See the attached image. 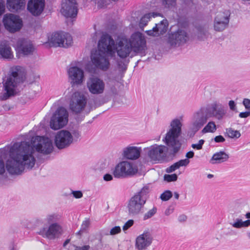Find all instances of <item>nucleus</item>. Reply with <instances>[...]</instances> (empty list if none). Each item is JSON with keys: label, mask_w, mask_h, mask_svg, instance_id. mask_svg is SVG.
<instances>
[{"label": "nucleus", "mask_w": 250, "mask_h": 250, "mask_svg": "<svg viewBox=\"0 0 250 250\" xmlns=\"http://www.w3.org/2000/svg\"><path fill=\"white\" fill-rule=\"evenodd\" d=\"M67 73L71 83L76 85L82 83L84 79V71L82 69L77 66H72L68 69Z\"/></svg>", "instance_id": "20"}, {"label": "nucleus", "mask_w": 250, "mask_h": 250, "mask_svg": "<svg viewBox=\"0 0 250 250\" xmlns=\"http://www.w3.org/2000/svg\"><path fill=\"white\" fill-rule=\"evenodd\" d=\"M229 105L230 110L232 111H236V104L234 101L230 100L229 102Z\"/></svg>", "instance_id": "47"}, {"label": "nucleus", "mask_w": 250, "mask_h": 250, "mask_svg": "<svg viewBox=\"0 0 250 250\" xmlns=\"http://www.w3.org/2000/svg\"><path fill=\"white\" fill-rule=\"evenodd\" d=\"M61 12L66 18L76 17L78 13L76 0H62Z\"/></svg>", "instance_id": "18"}, {"label": "nucleus", "mask_w": 250, "mask_h": 250, "mask_svg": "<svg viewBox=\"0 0 250 250\" xmlns=\"http://www.w3.org/2000/svg\"><path fill=\"white\" fill-rule=\"evenodd\" d=\"M121 231V228L119 226H115L111 229L110 231V234L113 235L119 233Z\"/></svg>", "instance_id": "43"}, {"label": "nucleus", "mask_w": 250, "mask_h": 250, "mask_svg": "<svg viewBox=\"0 0 250 250\" xmlns=\"http://www.w3.org/2000/svg\"><path fill=\"white\" fill-rule=\"evenodd\" d=\"M0 55L4 59H10L13 57L11 48L5 41H2L0 43Z\"/></svg>", "instance_id": "28"}, {"label": "nucleus", "mask_w": 250, "mask_h": 250, "mask_svg": "<svg viewBox=\"0 0 250 250\" xmlns=\"http://www.w3.org/2000/svg\"><path fill=\"white\" fill-rule=\"evenodd\" d=\"M230 224L234 228L236 229H240L243 228V221L240 219H236L235 222L230 223Z\"/></svg>", "instance_id": "40"}, {"label": "nucleus", "mask_w": 250, "mask_h": 250, "mask_svg": "<svg viewBox=\"0 0 250 250\" xmlns=\"http://www.w3.org/2000/svg\"><path fill=\"white\" fill-rule=\"evenodd\" d=\"M138 172L136 165L127 161H123L115 166L113 170V174L116 178H125L134 176Z\"/></svg>", "instance_id": "7"}, {"label": "nucleus", "mask_w": 250, "mask_h": 250, "mask_svg": "<svg viewBox=\"0 0 250 250\" xmlns=\"http://www.w3.org/2000/svg\"><path fill=\"white\" fill-rule=\"evenodd\" d=\"M233 208L234 211L235 213H238L241 212V211L243 209V205L242 204L240 203H234L233 204Z\"/></svg>", "instance_id": "39"}, {"label": "nucleus", "mask_w": 250, "mask_h": 250, "mask_svg": "<svg viewBox=\"0 0 250 250\" xmlns=\"http://www.w3.org/2000/svg\"><path fill=\"white\" fill-rule=\"evenodd\" d=\"M141 148L137 146H128L124 148L123 156L127 159L136 160L140 156Z\"/></svg>", "instance_id": "25"}, {"label": "nucleus", "mask_w": 250, "mask_h": 250, "mask_svg": "<svg viewBox=\"0 0 250 250\" xmlns=\"http://www.w3.org/2000/svg\"><path fill=\"white\" fill-rule=\"evenodd\" d=\"M89 92L95 96L103 95L105 90V83L101 78L97 76H92L88 78L86 83Z\"/></svg>", "instance_id": "12"}, {"label": "nucleus", "mask_w": 250, "mask_h": 250, "mask_svg": "<svg viewBox=\"0 0 250 250\" xmlns=\"http://www.w3.org/2000/svg\"><path fill=\"white\" fill-rule=\"evenodd\" d=\"M172 211H173L172 209H170V208H167L165 210V214L166 215L168 216L172 212Z\"/></svg>", "instance_id": "56"}, {"label": "nucleus", "mask_w": 250, "mask_h": 250, "mask_svg": "<svg viewBox=\"0 0 250 250\" xmlns=\"http://www.w3.org/2000/svg\"><path fill=\"white\" fill-rule=\"evenodd\" d=\"M182 126L181 122L178 119L171 121V128L163 140L167 146L156 144L151 146L147 155L151 160L162 161L166 158L167 152L170 155H175L179 151L182 146V143L179 139L181 134Z\"/></svg>", "instance_id": "2"}, {"label": "nucleus", "mask_w": 250, "mask_h": 250, "mask_svg": "<svg viewBox=\"0 0 250 250\" xmlns=\"http://www.w3.org/2000/svg\"><path fill=\"white\" fill-rule=\"evenodd\" d=\"M149 188L147 186L142 188L128 201L127 209L130 216H135L142 212L149 196Z\"/></svg>", "instance_id": "5"}, {"label": "nucleus", "mask_w": 250, "mask_h": 250, "mask_svg": "<svg viewBox=\"0 0 250 250\" xmlns=\"http://www.w3.org/2000/svg\"><path fill=\"white\" fill-rule=\"evenodd\" d=\"M157 210V208L154 207L152 209L149 210L143 216V219L146 220L153 216L156 213Z\"/></svg>", "instance_id": "36"}, {"label": "nucleus", "mask_w": 250, "mask_h": 250, "mask_svg": "<svg viewBox=\"0 0 250 250\" xmlns=\"http://www.w3.org/2000/svg\"><path fill=\"white\" fill-rule=\"evenodd\" d=\"M227 110L221 104L214 102L211 104V115L218 120L222 119L226 115Z\"/></svg>", "instance_id": "26"}, {"label": "nucleus", "mask_w": 250, "mask_h": 250, "mask_svg": "<svg viewBox=\"0 0 250 250\" xmlns=\"http://www.w3.org/2000/svg\"><path fill=\"white\" fill-rule=\"evenodd\" d=\"M90 225V221L89 219H85L82 223L81 225V231H85L86 229L88 228Z\"/></svg>", "instance_id": "42"}, {"label": "nucleus", "mask_w": 250, "mask_h": 250, "mask_svg": "<svg viewBox=\"0 0 250 250\" xmlns=\"http://www.w3.org/2000/svg\"><path fill=\"white\" fill-rule=\"evenodd\" d=\"M214 140V141L216 143H222L225 141V138L222 135H218L216 136Z\"/></svg>", "instance_id": "49"}, {"label": "nucleus", "mask_w": 250, "mask_h": 250, "mask_svg": "<svg viewBox=\"0 0 250 250\" xmlns=\"http://www.w3.org/2000/svg\"><path fill=\"white\" fill-rule=\"evenodd\" d=\"M242 103L246 109L250 110V99L245 98Z\"/></svg>", "instance_id": "46"}, {"label": "nucleus", "mask_w": 250, "mask_h": 250, "mask_svg": "<svg viewBox=\"0 0 250 250\" xmlns=\"http://www.w3.org/2000/svg\"><path fill=\"white\" fill-rule=\"evenodd\" d=\"M189 162V160L187 159L180 160L167 167L166 169V172L167 173H171L181 167H186L188 166Z\"/></svg>", "instance_id": "30"}, {"label": "nucleus", "mask_w": 250, "mask_h": 250, "mask_svg": "<svg viewBox=\"0 0 250 250\" xmlns=\"http://www.w3.org/2000/svg\"><path fill=\"white\" fill-rule=\"evenodd\" d=\"M5 5L4 2L0 1V16L4 12Z\"/></svg>", "instance_id": "52"}, {"label": "nucleus", "mask_w": 250, "mask_h": 250, "mask_svg": "<svg viewBox=\"0 0 250 250\" xmlns=\"http://www.w3.org/2000/svg\"><path fill=\"white\" fill-rule=\"evenodd\" d=\"M87 101V97L83 93L75 92L70 98V109L75 113H79L85 108Z\"/></svg>", "instance_id": "13"}, {"label": "nucleus", "mask_w": 250, "mask_h": 250, "mask_svg": "<svg viewBox=\"0 0 250 250\" xmlns=\"http://www.w3.org/2000/svg\"><path fill=\"white\" fill-rule=\"evenodd\" d=\"M73 197L76 199H79L83 197V194L80 190H74L72 191Z\"/></svg>", "instance_id": "45"}, {"label": "nucleus", "mask_w": 250, "mask_h": 250, "mask_svg": "<svg viewBox=\"0 0 250 250\" xmlns=\"http://www.w3.org/2000/svg\"><path fill=\"white\" fill-rule=\"evenodd\" d=\"M60 216L57 214H51L47 215L45 218L43 220V223L45 225L49 226L53 223H57L56 222L59 220Z\"/></svg>", "instance_id": "32"}, {"label": "nucleus", "mask_w": 250, "mask_h": 250, "mask_svg": "<svg viewBox=\"0 0 250 250\" xmlns=\"http://www.w3.org/2000/svg\"><path fill=\"white\" fill-rule=\"evenodd\" d=\"M229 158V155L224 151L215 153L212 156L210 163L212 164H220L225 162Z\"/></svg>", "instance_id": "29"}, {"label": "nucleus", "mask_w": 250, "mask_h": 250, "mask_svg": "<svg viewBox=\"0 0 250 250\" xmlns=\"http://www.w3.org/2000/svg\"><path fill=\"white\" fill-rule=\"evenodd\" d=\"M114 41L111 36L104 34L98 43V49L92 52L91 61L95 67L103 71H106L110 66L108 57H113L115 53L113 50Z\"/></svg>", "instance_id": "3"}, {"label": "nucleus", "mask_w": 250, "mask_h": 250, "mask_svg": "<svg viewBox=\"0 0 250 250\" xmlns=\"http://www.w3.org/2000/svg\"><path fill=\"white\" fill-rule=\"evenodd\" d=\"M101 104H100V103H98L97 102H95L94 108H96V107L100 106Z\"/></svg>", "instance_id": "61"}, {"label": "nucleus", "mask_w": 250, "mask_h": 250, "mask_svg": "<svg viewBox=\"0 0 250 250\" xmlns=\"http://www.w3.org/2000/svg\"><path fill=\"white\" fill-rule=\"evenodd\" d=\"M229 21V16L224 13L218 14L214 19V29L218 32L223 31L228 26Z\"/></svg>", "instance_id": "21"}, {"label": "nucleus", "mask_w": 250, "mask_h": 250, "mask_svg": "<svg viewBox=\"0 0 250 250\" xmlns=\"http://www.w3.org/2000/svg\"><path fill=\"white\" fill-rule=\"evenodd\" d=\"M9 75L3 83L4 90L3 98L7 99L14 95L15 88L18 84L23 82L25 78L24 68L20 66L12 67L10 69Z\"/></svg>", "instance_id": "4"}, {"label": "nucleus", "mask_w": 250, "mask_h": 250, "mask_svg": "<svg viewBox=\"0 0 250 250\" xmlns=\"http://www.w3.org/2000/svg\"><path fill=\"white\" fill-rule=\"evenodd\" d=\"M90 248L89 245H84L82 247L75 246V250H89Z\"/></svg>", "instance_id": "50"}, {"label": "nucleus", "mask_w": 250, "mask_h": 250, "mask_svg": "<svg viewBox=\"0 0 250 250\" xmlns=\"http://www.w3.org/2000/svg\"><path fill=\"white\" fill-rule=\"evenodd\" d=\"M83 232H84L83 231H81V229H80V230L79 231H78L77 232H76V234L81 235L82 234V233H83Z\"/></svg>", "instance_id": "59"}, {"label": "nucleus", "mask_w": 250, "mask_h": 250, "mask_svg": "<svg viewBox=\"0 0 250 250\" xmlns=\"http://www.w3.org/2000/svg\"><path fill=\"white\" fill-rule=\"evenodd\" d=\"M247 235L248 237L250 239V232L248 233Z\"/></svg>", "instance_id": "64"}, {"label": "nucleus", "mask_w": 250, "mask_h": 250, "mask_svg": "<svg viewBox=\"0 0 250 250\" xmlns=\"http://www.w3.org/2000/svg\"><path fill=\"white\" fill-rule=\"evenodd\" d=\"M50 46L67 48L73 43L72 36L70 34L64 32L53 33L48 39Z\"/></svg>", "instance_id": "11"}, {"label": "nucleus", "mask_w": 250, "mask_h": 250, "mask_svg": "<svg viewBox=\"0 0 250 250\" xmlns=\"http://www.w3.org/2000/svg\"><path fill=\"white\" fill-rule=\"evenodd\" d=\"M162 3L166 11L173 10L176 6V0H162Z\"/></svg>", "instance_id": "33"}, {"label": "nucleus", "mask_w": 250, "mask_h": 250, "mask_svg": "<svg viewBox=\"0 0 250 250\" xmlns=\"http://www.w3.org/2000/svg\"><path fill=\"white\" fill-rule=\"evenodd\" d=\"M81 133L78 130H73L71 132L67 130L58 131L55 136L54 143L59 149L68 147L71 144L80 139Z\"/></svg>", "instance_id": "6"}, {"label": "nucleus", "mask_w": 250, "mask_h": 250, "mask_svg": "<svg viewBox=\"0 0 250 250\" xmlns=\"http://www.w3.org/2000/svg\"><path fill=\"white\" fill-rule=\"evenodd\" d=\"M174 197H175V199H178V198L179 197V193L178 192H175L174 193Z\"/></svg>", "instance_id": "58"}, {"label": "nucleus", "mask_w": 250, "mask_h": 250, "mask_svg": "<svg viewBox=\"0 0 250 250\" xmlns=\"http://www.w3.org/2000/svg\"><path fill=\"white\" fill-rule=\"evenodd\" d=\"M209 117L206 108H201L194 113L191 120L192 129L197 132L207 122Z\"/></svg>", "instance_id": "14"}, {"label": "nucleus", "mask_w": 250, "mask_h": 250, "mask_svg": "<svg viewBox=\"0 0 250 250\" xmlns=\"http://www.w3.org/2000/svg\"><path fill=\"white\" fill-rule=\"evenodd\" d=\"M70 242V239H66L63 244V246L65 247Z\"/></svg>", "instance_id": "57"}, {"label": "nucleus", "mask_w": 250, "mask_h": 250, "mask_svg": "<svg viewBox=\"0 0 250 250\" xmlns=\"http://www.w3.org/2000/svg\"><path fill=\"white\" fill-rule=\"evenodd\" d=\"M205 142V141L203 139H201L199 141L198 144H193L191 145V147L194 149L200 150L202 148L203 145Z\"/></svg>", "instance_id": "41"}, {"label": "nucleus", "mask_w": 250, "mask_h": 250, "mask_svg": "<svg viewBox=\"0 0 250 250\" xmlns=\"http://www.w3.org/2000/svg\"><path fill=\"white\" fill-rule=\"evenodd\" d=\"M130 42L133 52L137 54H145L146 49V41L143 34L139 32L133 33L130 38Z\"/></svg>", "instance_id": "15"}, {"label": "nucleus", "mask_w": 250, "mask_h": 250, "mask_svg": "<svg viewBox=\"0 0 250 250\" xmlns=\"http://www.w3.org/2000/svg\"><path fill=\"white\" fill-rule=\"evenodd\" d=\"M250 116V111H245L240 112L239 114V117L241 118H246Z\"/></svg>", "instance_id": "48"}, {"label": "nucleus", "mask_w": 250, "mask_h": 250, "mask_svg": "<svg viewBox=\"0 0 250 250\" xmlns=\"http://www.w3.org/2000/svg\"><path fill=\"white\" fill-rule=\"evenodd\" d=\"M164 180L167 182H174L177 180L178 176L176 174H165L164 177Z\"/></svg>", "instance_id": "38"}, {"label": "nucleus", "mask_w": 250, "mask_h": 250, "mask_svg": "<svg viewBox=\"0 0 250 250\" xmlns=\"http://www.w3.org/2000/svg\"><path fill=\"white\" fill-rule=\"evenodd\" d=\"M25 6L24 0H7V7L12 12L22 9Z\"/></svg>", "instance_id": "27"}, {"label": "nucleus", "mask_w": 250, "mask_h": 250, "mask_svg": "<svg viewBox=\"0 0 250 250\" xmlns=\"http://www.w3.org/2000/svg\"><path fill=\"white\" fill-rule=\"evenodd\" d=\"M33 146L26 142L15 143L12 146H6L0 149L4 156L8 153L9 158L4 163L0 158V174L5 172V167L11 175H20L25 168L31 169L35 165L36 159L33 154L35 149L44 155L50 154L53 150L51 140L48 137L36 136L34 140Z\"/></svg>", "instance_id": "1"}, {"label": "nucleus", "mask_w": 250, "mask_h": 250, "mask_svg": "<svg viewBox=\"0 0 250 250\" xmlns=\"http://www.w3.org/2000/svg\"><path fill=\"white\" fill-rule=\"evenodd\" d=\"M216 130V126L214 122L211 121L208 123V124L204 127L202 129V132L203 133L207 132H214Z\"/></svg>", "instance_id": "34"}, {"label": "nucleus", "mask_w": 250, "mask_h": 250, "mask_svg": "<svg viewBox=\"0 0 250 250\" xmlns=\"http://www.w3.org/2000/svg\"><path fill=\"white\" fill-rule=\"evenodd\" d=\"M172 196V192L170 190H166L161 194L160 198L162 201H166L170 199Z\"/></svg>", "instance_id": "37"}, {"label": "nucleus", "mask_w": 250, "mask_h": 250, "mask_svg": "<svg viewBox=\"0 0 250 250\" xmlns=\"http://www.w3.org/2000/svg\"><path fill=\"white\" fill-rule=\"evenodd\" d=\"M245 216L247 218L250 219V212L247 213Z\"/></svg>", "instance_id": "62"}, {"label": "nucleus", "mask_w": 250, "mask_h": 250, "mask_svg": "<svg viewBox=\"0 0 250 250\" xmlns=\"http://www.w3.org/2000/svg\"><path fill=\"white\" fill-rule=\"evenodd\" d=\"M44 5V0H30L27 4V9L33 15L39 16L43 11Z\"/></svg>", "instance_id": "22"}, {"label": "nucleus", "mask_w": 250, "mask_h": 250, "mask_svg": "<svg viewBox=\"0 0 250 250\" xmlns=\"http://www.w3.org/2000/svg\"><path fill=\"white\" fill-rule=\"evenodd\" d=\"M134 223V221L132 219L128 220L123 226V229L124 230H127L128 228L131 227Z\"/></svg>", "instance_id": "44"}, {"label": "nucleus", "mask_w": 250, "mask_h": 250, "mask_svg": "<svg viewBox=\"0 0 250 250\" xmlns=\"http://www.w3.org/2000/svg\"><path fill=\"white\" fill-rule=\"evenodd\" d=\"M160 15L161 14L155 12L149 13L145 14L143 17H142V18L140 20L139 22L140 27L142 28H143L145 26H146L147 24L148 21H149L150 18L151 17H155L156 16Z\"/></svg>", "instance_id": "31"}, {"label": "nucleus", "mask_w": 250, "mask_h": 250, "mask_svg": "<svg viewBox=\"0 0 250 250\" xmlns=\"http://www.w3.org/2000/svg\"><path fill=\"white\" fill-rule=\"evenodd\" d=\"M187 216L185 215L182 214L178 217V221L180 222H184L187 220Z\"/></svg>", "instance_id": "54"}, {"label": "nucleus", "mask_w": 250, "mask_h": 250, "mask_svg": "<svg viewBox=\"0 0 250 250\" xmlns=\"http://www.w3.org/2000/svg\"><path fill=\"white\" fill-rule=\"evenodd\" d=\"M226 133L230 138H239L241 136V133L239 131L234 130L231 128H227Z\"/></svg>", "instance_id": "35"}, {"label": "nucleus", "mask_w": 250, "mask_h": 250, "mask_svg": "<svg viewBox=\"0 0 250 250\" xmlns=\"http://www.w3.org/2000/svg\"><path fill=\"white\" fill-rule=\"evenodd\" d=\"M113 50L117 52V55L121 59H124L128 57L132 58L134 56L132 46L130 42L125 38H122L117 41Z\"/></svg>", "instance_id": "10"}, {"label": "nucleus", "mask_w": 250, "mask_h": 250, "mask_svg": "<svg viewBox=\"0 0 250 250\" xmlns=\"http://www.w3.org/2000/svg\"><path fill=\"white\" fill-rule=\"evenodd\" d=\"M103 179L105 181H110L113 179V176L110 174H105L104 176Z\"/></svg>", "instance_id": "51"}, {"label": "nucleus", "mask_w": 250, "mask_h": 250, "mask_svg": "<svg viewBox=\"0 0 250 250\" xmlns=\"http://www.w3.org/2000/svg\"><path fill=\"white\" fill-rule=\"evenodd\" d=\"M168 25L167 20H163L160 23L156 24L152 29L146 31V33L149 36L158 37L167 31Z\"/></svg>", "instance_id": "23"}, {"label": "nucleus", "mask_w": 250, "mask_h": 250, "mask_svg": "<svg viewBox=\"0 0 250 250\" xmlns=\"http://www.w3.org/2000/svg\"><path fill=\"white\" fill-rule=\"evenodd\" d=\"M3 22L5 29L11 33L19 31L22 26V21L19 17L12 14L5 15Z\"/></svg>", "instance_id": "16"}, {"label": "nucleus", "mask_w": 250, "mask_h": 250, "mask_svg": "<svg viewBox=\"0 0 250 250\" xmlns=\"http://www.w3.org/2000/svg\"><path fill=\"white\" fill-rule=\"evenodd\" d=\"M68 112L64 107L58 108L51 118L50 127L54 130L63 128L68 123Z\"/></svg>", "instance_id": "8"}, {"label": "nucleus", "mask_w": 250, "mask_h": 250, "mask_svg": "<svg viewBox=\"0 0 250 250\" xmlns=\"http://www.w3.org/2000/svg\"><path fill=\"white\" fill-rule=\"evenodd\" d=\"M250 226V219H248L245 221H243V226L244 227H248Z\"/></svg>", "instance_id": "55"}, {"label": "nucleus", "mask_w": 250, "mask_h": 250, "mask_svg": "<svg viewBox=\"0 0 250 250\" xmlns=\"http://www.w3.org/2000/svg\"><path fill=\"white\" fill-rule=\"evenodd\" d=\"M62 228L58 223H53L50 225L48 227L41 228L38 234L43 237L49 239H54L58 237L62 233Z\"/></svg>", "instance_id": "17"}, {"label": "nucleus", "mask_w": 250, "mask_h": 250, "mask_svg": "<svg viewBox=\"0 0 250 250\" xmlns=\"http://www.w3.org/2000/svg\"><path fill=\"white\" fill-rule=\"evenodd\" d=\"M153 237L151 233L148 230H146L136 238L135 247L139 250L146 249L150 246Z\"/></svg>", "instance_id": "19"}, {"label": "nucleus", "mask_w": 250, "mask_h": 250, "mask_svg": "<svg viewBox=\"0 0 250 250\" xmlns=\"http://www.w3.org/2000/svg\"><path fill=\"white\" fill-rule=\"evenodd\" d=\"M17 47L19 52L24 55L32 54L34 50V47L31 42L24 39L19 40Z\"/></svg>", "instance_id": "24"}, {"label": "nucleus", "mask_w": 250, "mask_h": 250, "mask_svg": "<svg viewBox=\"0 0 250 250\" xmlns=\"http://www.w3.org/2000/svg\"><path fill=\"white\" fill-rule=\"evenodd\" d=\"M200 32L201 34H203V35H204V36L205 35L206 32L204 31V30H200Z\"/></svg>", "instance_id": "63"}, {"label": "nucleus", "mask_w": 250, "mask_h": 250, "mask_svg": "<svg viewBox=\"0 0 250 250\" xmlns=\"http://www.w3.org/2000/svg\"><path fill=\"white\" fill-rule=\"evenodd\" d=\"M194 153L193 151H189L186 154V159H189L194 157Z\"/></svg>", "instance_id": "53"}, {"label": "nucleus", "mask_w": 250, "mask_h": 250, "mask_svg": "<svg viewBox=\"0 0 250 250\" xmlns=\"http://www.w3.org/2000/svg\"><path fill=\"white\" fill-rule=\"evenodd\" d=\"M213 176H214L213 175L211 174H208L207 175V177L208 179H211V178H213Z\"/></svg>", "instance_id": "60"}, {"label": "nucleus", "mask_w": 250, "mask_h": 250, "mask_svg": "<svg viewBox=\"0 0 250 250\" xmlns=\"http://www.w3.org/2000/svg\"><path fill=\"white\" fill-rule=\"evenodd\" d=\"M189 39V36L184 28H179L177 30L168 33L167 43L171 47H176L185 43Z\"/></svg>", "instance_id": "9"}]
</instances>
